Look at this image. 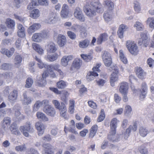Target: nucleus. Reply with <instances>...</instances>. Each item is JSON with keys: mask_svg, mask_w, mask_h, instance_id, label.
<instances>
[{"mask_svg": "<svg viewBox=\"0 0 154 154\" xmlns=\"http://www.w3.org/2000/svg\"><path fill=\"white\" fill-rule=\"evenodd\" d=\"M126 46L130 53L133 55H136L138 52L137 46L136 44L131 41H128L126 43Z\"/></svg>", "mask_w": 154, "mask_h": 154, "instance_id": "1", "label": "nucleus"}, {"mask_svg": "<svg viewBox=\"0 0 154 154\" xmlns=\"http://www.w3.org/2000/svg\"><path fill=\"white\" fill-rule=\"evenodd\" d=\"M20 130L26 137L28 136L29 132H32L34 131V129L31 126L29 122H27L25 125L21 126Z\"/></svg>", "mask_w": 154, "mask_h": 154, "instance_id": "2", "label": "nucleus"}, {"mask_svg": "<svg viewBox=\"0 0 154 154\" xmlns=\"http://www.w3.org/2000/svg\"><path fill=\"white\" fill-rule=\"evenodd\" d=\"M75 18L80 21L83 22L85 20V18L81 9L79 7H76L75 9L73 14Z\"/></svg>", "mask_w": 154, "mask_h": 154, "instance_id": "3", "label": "nucleus"}, {"mask_svg": "<svg viewBox=\"0 0 154 154\" xmlns=\"http://www.w3.org/2000/svg\"><path fill=\"white\" fill-rule=\"evenodd\" d=\"M49 73L48 72L45 71L42 74V77H38L37 76V84L40 87L43 86L46 84V81L45 79L48 75Z\"/></svg>", "mask_w": 154, "mask_h": 154, "instance_id": "4", "label": "nucleus"}, {"mask_svg": "<svg viewBox=\"0 0 154 154\" xmlns=\"http://www.w3.org/2000/svg\"><path fill=\"white\" fill-rule=\"evenodd\" d=\"M43 111L48 115L51 117H54L56 113L54 108L50 105H45L43 108Z\"/></svg>", "mask_w": 154, "mask_h": 154, "instance_id": "5", "label": "nucleus"}, {"mask_svg": "<svg viewBox=\"0 0 154 154\" xmlns=\"http://www.w3.org/2000/svg\"><path fill=\"white\" fill-rule=\"evenodd\" d=\"M115 72H113L110 75V82L111 85L112 87L115 86L114 82L117 81L118 80V74L119 73V70L117 68L114 69Z\"/></svg>", "mask_w": 154, "mask_h": 154, "instance_id": "6", "label": "nucleus"}, {"mask_svg": "<svg viewBox=\"0 0 154 154\" xmlns=\"http://www.w3.org/2000/svg\"><path fill=\"white\" fill-rule=\"evenodd\" d=\"M113 131L111 130L110 134L108 136V139L112 142H117L120 139V138L122 137L121 134L119 135H115L116 131H115L114 133H113Z\"/></svg>", "mask_w": 154, "mask_h": 154, "instance_id": "7", "label": "nucleus"}, {"mask_svg": "<svg viewBox=\"0 0 154 154\" xmlns=\"http://www.w3.org/2000/svg\"><path fill=\"white\" fill-rule=\"evenodd\" d=\"M128 88L129 86L128 83L123 82L120 84L119 90L121 94H128Z\"/></svg>", "mask_w": 154, "mask_h": 154, "instance_id": "8", "label": "nucleus"}, {"mask_svg": "<svg viewBox=\"0 0 154 154\" xmlns=\"http://www.w3.org/2000/svg\"><path fill=\"white\" fill-rule=\"evenodd\" d=\"M57 20V17L56 14L54 13L50 14L48 17L45 20L46 23H55Z\"/></svg>", "mask_w": 154, "mask_h": 154, "instance_id": "9", "label": "nucleus"}, {"mask_svg": "<svg viewBox=\"0 0 154 154\" xmlns=\"http://www.w3.org/2000/svg\"><path fill=\"white\" fill-rule=\"evenodd\" d=\"M84 11L86 15L88 17H92L96 14V10L90 8L87 5L85 6L84 7Z\"/></svg>", "mask_w": 154, "mask_h": 154, "instance_id": "10", "label": "nucleus"}, {"mask_svg": "<svg viewBox=\"0 0 154 154\" xmlns=\"http://www.w3.org/2000/svg\"><path fill=\"white\" fill-rule=\"evenodd\" d=\"M52 146L49 144H44L43 145V150L42 152V154H54L52 150Z\"/></svg>", "mask_w": 154, "mask_h": 154, "instance_id": "11", "label": "nucleus"}, {"mask_svg": "<svg viewBox=\"0 0 154 154\" xmlns=\"http://www.w3.org/2000/svg\"><path fill=\"white\" fill-rule=\"evenodd\" d=\"M73 58V56L72 55L64 56L61 60V64L63 66H66L68 64L69 61L71 60Z\"/></svg>", "mask_w": 154, "mask_h": 154, "instance_id": "12", "label": "nucleus"}, {"mask_svg": "<svg viewBox=\"0 0 154 154\" xmlns=\"http://www.w3.org/2000/svg\"><path fill=\"white\" fill-rule=\"evenodd\" d=\"M136 72L137 77L140 79H143L146 76V73L143 69L140 67H136Z\"/></svg>", "mask_w": 154, "mask_h": 154, "instance_id": "13", "label": "nucleus"}, {"mask_svg": "<svg viewBox=\"0 0 154 154\" xmlns=\"http://www.w3.org/2000/svg\"><path fill=\"white\" fill-rule=\"evenodd\" d=\"M35 127L38 131V135L41 136L44 131V126L42 123L38 122L35 123Z\"/></svg>", "mask_w": 154, "mask_h": 154, "instance_id": "14", "label": "nucleus"}, {"mask_svg": "<svg viewBox=\"0 0 154 154\" xmlns=\"http://www.w3.org/2000/svg\"><path fill=\"white\" fill-rule=\"evenodd\" d=\"M23 99L22 100L23 103L25 105H28L30 104L32 102L31 97H28L27 95V92L25 91L23 92Z\"/></svg>", "mask_w": 154, "mask_h": 154, "instance_id": "15", "label": "nucleus"}, {"mask_svg": "<svg viewBox=\"0 0 154 154\" xmlns=\"http://www.w3.org/2000/svg\"><path fill=\"white\" fill-rule=\"evenodd\" d=\"M90 5L93 8V9L96 10L97 12H100V9L102 8V5L98 2L92 1L91 2Z\"/></svg>", "mask_w": 154, "mask_h": 154, "instance_id": "16", "label": "nucleus"}, {"mask_svg": "<svg viewBox=\"0 0 154 154\" xmlns=\"http://www.w3.org/2000/svg\"><path fill=\"white\" fill-rule=\"evenodd\" d=\"M46 48L47 51L50 53H54L57 49L55 44L52 42L48 44Z\"/></svg>", "mask_w": 154, "mask_h": 154, "instance_id": "17", "label": "nucleus"}, {"mask_svg": "<svg viewBox=\"0 0 154 154\" xmlns=\"http://www.w3.org/2000/svg\"><path fill=\"white\" fill-rule=\"evenodd\" d=\"M66 42L65 36L63 35L60 34L57 37V43L61 47L63 46Z\"/></svg>", "mask_w": 154, "mask_h": 154, "instance_id": "18", "label": "nucleus"}, {"mask_svg": "<svg viewBox=\"0 0 154 154\" xmlns=\"http://www.w3.org/2000/svg\"><path fill=\"white\" fill-rule=\"evenodd\" d=\"M82 63V61L81 59L76 58L73 61L71 68L78 69L80 67Z\"/></svg>", "mask_w": 154, "mask_h": 154, "instance_id": "19", "label": "nucleus"}, {"mask_svg": "<svg viewBox=\"0 0 154 154\" xmlns=\"http://www.w3.org/2000/svg\"><path fill=\"white\" fill-rule=\"evenodd\" d=\"M60 66L58 64H55L54 65H46L45 66V68L47 69L48 71L50 72H52L53 70H54L57 71H58V70L60 69L59 68L60 67Z\"/></svg>", "mask_w": 154, "mask_h": 154, "instance_id": "20", "label": "nucleus"}, {"mask_svg": "<svg viewBox=\"0 0 154 154\" xmlns=\"http://www.w3.org/2000/svg\"><path fill=\"white\" fill-rule=\"evenodd\" d=\"M141 89L142 91L141 92V94L140 95V97L141 99H143L145 97L147 91V86L145 82H143L142 83L141 86Z\"/></svg>", "mask_w": 154, "mask_h": 154, "instance_id": "21", "label": "nucleus"}, {"mask_svg": "<svg viewBox=\"0 0 154 154\" xmlns=\"http://www.w3.org/2000/svg\"><path fill=\"white\" fill-rule=\"evenodd\" d=\"M14 49L13 48H11L10 50L5 48L2 49L1 53L5 54L8 57H10L13 54L14 51Z\"/></svg>", "mask_w": 154, "mask_h": 154, "instance_id": "22", "label": "nucleus"}, {"mask_svg": "<svg viewBox=\"0 0 154 154\" xmlns=\"http://www.w3.org/2000/svg\"><path fill=\"white\" fill-rule=\"evenodd\" d=\"M9 129L12 134L16 135L20 134V132L18 130L17 125L15 124H12L10 127Z\"/></svg>", "mask_w": 154, "mask_h": 154, "instance_id": "23", "label": "nucleus"}, {"mask_svg": "<svg viewBox=\"0 0 154 154\" xmlns=\"http://www.w3.org/2000/svg\"><path fill=\"white\" fill-rule=\"evenodd\" d=\"M112 12L111 10H107L104 13L103 17L104 20L107 22L111 20L112 18Z\"/></svg>", "mask_w": 154, "mask_h": 154, "instance_id": "24", "label": "nucleus"}, {"mask_svg": "<svg viewBox=\"0 0 154 154\" xmlns=\"http://www.w3.org/2000/svg\"><path fill=\"white\" fill-rule=\"evenodd\" d=\"M13 109L15 112L14 114L15 116L18 118V119L19 120H21L24 119V117L23 115L21 114L18 107L14 106L13 108Z\"/></svg>", "mask_w": 154, "mask_h": 154, "instance_id": "25", "label": "nucleus"}, {"mask_svg": "<svg viewBox=\"0 0 154 154\" xmlns=\"http://www.w3.org/2000/svg\"><path fill=\"white\" fill-rule=\"evenodd\" d=\"M18 96V91L16 90H14L8 96V98L10 100L13 101L16 100Z\"/></svg>", "mask_w": 154, "mask_h": 154, "instance_id": "26", "label": "nucleus"}, {"mask_svg": "<svg viewBox=\"0 0 154 154\" xmlns=\"http://www.w3.org/2000/svg\"><path fill=\"white\" fill-rule=\"evenodd\" d=\"M103 4L105 7L109 9V10L112 11L114 8V3L110 0H105L103 2Z\"/></svg>", "mask_w": 154, "mask_h": 154, "instance_id": "27", "label": "nucleus"}, {"mask_svg": "<svg viewBox=\"0 0 154 154\" xmlns=\"http://www.w3.org/2000/svg\"><path fill=\"white\" fill-rule=\"evenodd\" d=\"M139 132L140 135L143 137H146L149 132L148 129L144 127H140L139 128Z\"/></svg>", "mask_w": 154, "mask_h": 154, "instance_id": "28", "label": "nucleus"}, {"mask_svg": "<svg viewBox=\"0 0 154 154\" xmlns=\"http://www.w3.org/2000/svg\"><path fill=\"white\" fill-rule=\"evenodd\" d=\"M108 36L106 33H103L100 35L98 38L97 42L98 44H100L102 42L107 39Z\"/></svg>", "mask_w": 154, "mask_h": 154, "instance_id": "29", "label": "nucleus"}, {"mask_svg": "<svg viewBox=\"0 0 154 154\" xmlns=\"http://www.w3.org/2000/svg\"><path fill=\"white\" fill-rule=\"evenodd\" d=\"M117 120L116 118H114L111 120L110 126L111 128V130L113 131V133H114L115 131H116V128L117 126Z\"/></svg>", "mask_w": 154, "mask_h": 154, "instance_id": "30", "label": "nucleus"}, {"mask_svg": "<svg viewBox=\"0 0 154 154\" xmlns=\"http://www.w3.org/2000/svg\"><path fill=\"white\" fill-rule=\"evenodd\" d=\"M33 48L40 54L43 53V50L41 47L38 44L36 43H33L32 44Z\"/></svg>", "mask_w": 154, "mask_h": 154, "instance_id": "31", "label": "nucleus"}, {"mask_svg": "<svg viewBox=\"0 0 154 154\" xmlns=\"http://www.w3.org/2000/svg\"><path fill=\"white\" fill-rule=\"evenodd\" d=\"M6 24L8 28L12 29H13L15 26L14 21L10 18L7 19Z\"/></svg>", "mask_w": 154, "mask_h": 154, "instance_id": "32", "label": "nucleus"}, {"mask_svg": "<svg viewBox=\"0 0 154 154\" xmlns=\"http://www.w3.org/2000/svg\"><path fill=\"white\" fill-rule=\"evenodd\" d=\"M11 122V119L10 117H5L3 120L2 127L4 128H5L10 125Z\"/></svg>", "mask_w": 154, "mask_h": 154, "instance_id": "33", "label": "nucleus"}, {"mask_svg": "<svg viewBox=\"0 0 154 154\" xmlns=\"http://www.w3.org/2000/svg\"><path fill=\"white\" fill-rule=\"evenodd\" d=\"M32 40L36 42H40L42 40L41 34L40 33H35L33 34L32 37Z\"/></svg>", "mask_w": 154, "mask_h": 154, "instance_id": "34", "label": "nucleus"}, {"mask_svg": "<svg viewBox=\"0 0 154 154\" xmlns=\"http://www.w3.org/2000/svg\"><path fill=\"white\" fill-rule=\"evenodd\" d=\"M22 58L21 55H16L14 59V63L15 66L17 67L19 66L22 62Z\"/></svg>", "mask_w": 154, "mask_h": 154, "instance_id": "35", "label": "nucleus"}, {"mask_svg": "<svg viewBox=\"0 0 154 154\" xmlns=\"http://www.w3.org/2000/svg\"><path fill=\"white\" fill-rule=\"evenodd\" d=\"M89 41L86 39L79 42V46L81 48H85L87 47L89 44Z\"/></svg>", "mask_w": 154, "mask_h": 154, "instance_id": "36", "label": "nucleus"}, {"mask_svg": "<svg viewBox=\"0 0 154 154\" xmlns=\"http://www.w3.org/2000/svg\"><path fill=\"white\" fill-rule=\"evenodd\" d=\"M36 116L38 119L44 121H48V118L46 116L45 114L41 112H38L36 113Z\"/></svg>", "mask_w": 154, "mask_h": 154, "instance_id": "37", "label": "nucleus"}, {"mask_svg": "<svg viewBox=\"0 0 154 154\" xmlns=\"http://www.w3.org/2000/svg\"><path fill=\"white\" fill-rule=\"evenodd\" d=\"M132 109L131 106L128 105H127L125 107L124 111L125 115L127 117H129L131 115V112Z\"/></svg>", "mask_w": 154, "mask_h": 154, "instance_id": "38", "label": "nucleus"}, {"mask_svg": "<svg viewBox=\"0 0 154 154\" xmlns=\"http://www.w3.org/2000/svg\"><path fill=\"white\" fill-rule=\"evenodd\" d=\"M40 15L39 11L37 9H34L32 11L30 14V16L34 19H36L39 17Z\"/></svg>", "mask_w": 154, "mask_h": 154, "instance_id": "39", "label": "nucleus"}, {"mask_svg": "<svg viewBox=\"0 0 154 154\" xmlns=\"http://www.w3.org/2000/svg\"><path fill=\"white\" fill-rule=\"evenodd\" d=\"M119 55L120 59L124 63L126 64L128 63L127 58L123 53L122 50H120L119 51Z\"/></svg>", "mask_w": 154, "mask_h": 154, "instance_id": "40", "label": "nucleus"}, {"mask_svg": "<svg viewBox=\"0 0 154 154\" xmlns=\"http://www.w3.org/2000/svg\"><path fill=\"white\" fill-rule=\"evenodd\" d=\"M146 23L148 24L151 28L154 29V17H149L146 21Z\"/></svg>", "mask_w": 154, "mask_h": 154, "instance_id": "41", "label": "nucleus"}, {"mask_svg": "<svg viewBox=\"0 0 154 154\" xmlns=\"http://www.w3.org/2000/svg\"><path fill=\"white\" fill-rule=\"evenodd\" d=\"M13 76V74L11 72H6L0 74V77H3L5 79H9L11 78Z\"/></svg>", "mask_w": 154, "mask_h": 154, "instance_id": "42", "label": "nucleus"}, {"mask_svg": "<svg viewBox=\"0 0 154 154\" xmlns=\"http://www.w3.org/2000/svg\"><path fill=\"white\" fill-rule=\"evenodd\" d=\"M57 87L59 89H63L66 86V82L63 80L58 81L57 83Z\"/></svg>", "mask_w": 154, "mask_h": 154, "instance_id": "43", "label": "nucleus"}, {"mask_svg": "<svg viewBox=\"0 0 154 154\" xmlns=\"http://www.w3.org/2000/svg\"><path fill=\"white\" fill-rule=\"evenodd\" d=\"M134 26V27H136V29L137 31L142 30L144 28V26L143 24L138 21L136 22Z\"/></svg>", "mask_w": 154, "mask_h": 154, "instance_id": "44", "label": "nucleus"}, {"mask_svg": "<svg viewBox=\"0 0 154 154\" xmlns=\"http://www.w3.org/2000/svg\"><path fill=\"white\" fill-rule=\"evenodd\" d=\"M81 57L86 62H89L92 58L91 55L89 54H82L81 55Z\"/></svg>", "mask_w": 154, "mask_h": 154, "instance_id": "45", "label": "nucleus"}, {"mask_svg": "<svg viewBox=\"0 0 154 154\" xmlns=\"http://www.w3.org/2000/svg\"><path fill=\"white\" fill-rule=\"evenodd\" d=\"M58 57L57 54L55 53L54 54L51 55H48L46 57V60H49L50 61H53L57 59Z\"/></svg>", "mask_w": 154, "mask_h": 154, "instance_id": "46", "label": "nucleus"}, {"mask_svg": "<svg viewBox=\"0 0 154 154\" xmlns=\"http://www.w3.org/2000/svg\"><path fill=\"white\" fill-rule=\"evenodd\" d=\"M33 82V80L31 78H28L26 81V84L25 85V87L26 88H30L31 87Z\"/></svg>", "mask_w": 154, "mask_h": 154, "instance_id": "47", "label": "nucleus"}, {"mask_svg": "<svg viewBox=\"0 0 154 154\" xmlns=\"http://www.w3.org/2000/svg\"><path fill=\"white\" fill-rule=\"evenodd\" d=\"M42 106L41 101H36L33 107V111L35 112L37 111L39 108Z\"/></svg>", "mask_w": 154, "mask_h": 154, "instance_id": "48", "label": "nucleus"}, {"mask_svg": "<svg viewBox=\"0 0 154 154\" xmlns=\"http://www.w3.org/2000/svg\"><path fill=\"white\" fill-rule=\"evenodd\" d=\"M105 117V114L104 112V110L102 109L101 110L100 115L98 118L97 121L98 122H100L103 121Z\"/></svg>", "mask_w": 154, "mask_h": 154, "instance_id": "49", "label": "nucleus"}, {"mask_svg": "<svg viewBox=\"0 0 154 154\" xmlns=\"http://www.w3.org/2000/svg\"><path fill=\"white\" fill-rule=\"evenodd\" d=\"M11 67L10 64L8 63H4L2 64L0 67V69L2 70H8Z\"/></svg>", "mask_w": 154, "mask_h": 154, "instance_id": "50", "label": "nucleus"}, {"mask_svg": "<svg viewBox=\"0 0 154 154\" xmlns=\"http://www.w3.org/2000/svg\"><path fill=\"white\" fill-rule=\"evenodd\" d=\"M52 102L54 105L55 107L59 110H61L62 109V104H64L63 103H61V106H60V103L59 101L56 100H53Z\"/></svg>", "mask_w": 154, "mask_h": 154, "instance_id": "51", "label": "nucleus"}, {"mask_svg": "<svg viewBox=\"0 0 154 154\" xmlns=\"http://www.w3.org/2000/svg\"><path fill=\"white\" fill-rule=\"evenodd\" d=\"M38 3L35 1L31 2L28 5L27 9L29 10H32L35 6L38 5Z\"/></svg>", "mask_w": 154, "mask_h": 154, "instance_id": "52", "label": "nucleus"}, {"mask_svg": "<svg viewBox=\"0 0 154 154\" xmlns=\"http://www.w3.org/2000/svg\"><path fill=\"white\" fill-rule=\"evenodd\" d=\"M60 111V115L61 117L65 116L66 114V107L64 104H62V109Z\"/></svg>", "mask_w": 154, "mask_h": 154, "instance_id": "53", "label": "nucleus"}, {"mask_svg": "<svg viewBox=\"0 0 154 154\" xmlns=\"http://www.w3.org/2000/svg\"><path fill=\"white\" fill-rule=\"evenodd\" d=\"M109 58H111L110 54L107 51H105L102 56L103 60H104L105 59L106 60L109 59Z\"/></svg>", "mask_w": 154, "mask_h": 154, "instance_id": "54", "label": "nucleus"}, {"mask_svg": "<svg viewBox=\"0 0 154 154\" xmlns=\"http://www.w3.org/2000/svg\"><path fill=\"white\" fill-rule=\"evenodd\" d=\"M67 34L69 37L71 39L74 40L76 38V34L72 31H68Z\"/></svg>", "mask_w": 154, "mask_h": 154, "instance_id": "55", "label": "nucleus"}, {"mask_svg": "<svg viewBox=\"0 0 154 154\" xmlns=\"http://www.w3.org/2000/svg\"><path fill=\"white\" fill-rule=\"evenodd\" d=\"M139 151L140 153L144 154H146L148 152L147 149L143 145L140 147L139 149Z\"/></svg>", "mask_w": 154, "mask_h": 154, "instance_id": "56", "label": "nucleus"}, {"mask_svg": "<svg viewBox=\"0 0 154 154\" xmlns=\"http://www.w3.org/2000/svg\"><path fill=\"white\" fill-rule=\"evenodd\" d=\"M109 59L106 60L105 59V60H103L105 66L107 67L110 66L112 63V58H109Z\"/></svg>", "mask_w": 154, "mask_h": 154, "instance_id": "57", "label": "nucleus"}, {"mask_svg": "<svg viewBox=\"0 0 154 154\" xmlns=\"http://www.w3.org/2000/svg\"><path fill=\"white\" fill-rule=\"evenodd\" d=\"M40 33L41 34V36L42 39L44 38H47L49 37V33L48 32L46 31H44L41 33Z\"/></svg>", "mask_w": 154, "mask_h": 154, "instance_id": "58", "label": "nucleus"}, {"mask_svg": "<svg viewBox=\"0 0 154 154\" xmlns=\"http://www.w3.org/2000/svg\"><path fill=\"white\" fill-rule=\"evenodd\" d=\"M38 4L42 5L47 6L48 5V0H38V2H37Z\"/></svg>", "mask_w": 154, "mask_h": 154, "instance_id": "59", "label": "nucleus"}, {"mask_svg": "<svg viewBox=\"0 0 154 154\" xmlns=\"http://www.w3.org/2000/svg\"><path fill=\"white\" fill-rule=\"evenodd\" d=\"M106 82V80H105L100 79L97 81V83L99 86H102L104 85Z\"/></svg>", "mask_w": 154, "mask_h": 154, "instance_id": "60", "label": "nucleus"}, {"mask_svg": "<svg viewBox=\"0 0 154 154\" xmlns=\"http://www.w3.org/2000/svg\"><path fill=\"white\" fill-rule=\"evenodd\" d=\"M89 106L95 109L97 108V105L96 103L92 101H89L88 102Z\"/></svg>", "mask_w": 154, "mask_h": 154, "instance_id": "61", "label": "nucleus"}, {"mask_svg": "<svg viewBox=\"0 0 154 154\" xmlns=\"http://www.w3.org/2000/svg\"><path fill=\"white\" fill-rule=\"evenodd\" d=\"M11 91V87L9 86H6L5 87L3 91L4 94L6 95H8L9 92Z\"/></svg>", "mask_w": 154, "mask_h": 154, "instance_id": "62", "label": "nucleus"}, {"mask_svg": "<svg viewBox=\"0 0 154 154\" xmlns=\"http://www.w3.org/2000/svg\"><path fill=\"white\" fill-rule=\"evenodd\" d=\"M21 40L20 39H18L15 42L16 47L19 50L21 48Z\"/></svg>", "mask_w": 154, "mask_h": 154, "instance_id": "63", "label": "nucleus"}, {"mask_svg": "<svg viewBox=\"0 0 154 154\" xmlns=\"http://www.w3.org/2000/svg\"><path fill=\"white\" fill-rule=\"evenodd\" d=\"M79 29L80 30V32L86 30L85 28L82 26H80L79 25H76L75 26L74 29Z\"/></svg>", "mask_w": 154, "mask_h": 154, "instance_id": "64", "label": "nucleus"}]
</instances>
